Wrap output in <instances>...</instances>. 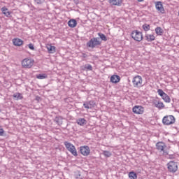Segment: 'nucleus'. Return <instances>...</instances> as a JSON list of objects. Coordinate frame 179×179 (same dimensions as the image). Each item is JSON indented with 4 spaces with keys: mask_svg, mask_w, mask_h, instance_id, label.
Masks as SVG:
<instances>
[{
    "mask_svg": "<svg viewBox=\"0 0 179 179\" xmlns=\"http://www.w3.org/2000/svg\"><path fill=\"white\" fill-rule=\"evenodd\" d=\"M96 105V102L94 101H85L83 103V106L85 108L89 109V108H93L94 106Z\"/></svg>",
    "mask_w": 179,
    "mask_h": 179,
    "instance_id": "nucleus-12",
    "label": "nucleus"
},
{
    "mask_svg": "<svg viewBox=\"0 0 179 179\" xmlns=\"http://www.w3.org/2000/svg\"><path fill=\"white\" fill-rule=\"evenodd\" d=\"M121 80V78L118 75H113L110 77V82L112 83H118Z\"/></svg>",
    "mask_w": 179,
    "mask_h": 179,
    "instance_id": "nucleus-13",
    "label": "nucleus"
},
{
    "mask_svg": "<svg viewBox=\"0 0 179 179\" xmlns=\"http://www.w3.org/2000/svg\"><path fill=\"white\" fill-rule=\"evenodd\" d=\"M154 106L157 108H159V110H162V108H164V103L161 101H155L154 102Z\"/></svg>",
    "mask_w": 179,
    "mask_h": 179,
    "instance_id": "nucleus-17",
    "label": "nucleus"
},
{
    "mask_svg": "<svg viewBox=\"0 0 179 179\" xmlns=\"http://www.w3.org/2000/svg\"><path fill=\"white\" fill-rule=\"evenodd\" d=\"M47 49L50 54H54V52H55V46H52L51 45H48Z\"/></svg>",
    "mask_w": 179,
    "mask_h": 179,
    "instance_id": "nucleus-22",
    "label": "nucleus"
},
{
    "mask_svg": "<svg viewBox=\"0 0 179 179\" xmlns=\"http://www.w3.org/2000/svg\"><path fill=\"white\" fill-rule=\"evenodd\" d=\"M133 85L134 87H142V77L136 76L133 78Z\"/></svg>",
    "mask_w": 179,
    "mask_h": 179,
    "instance_id": "nucleus-8",
    "label": "nucleus"
},
{
    "mask_svg": "<svg viewBox=\"0 0 179 179\" xmlns=\"http://www.w3.org/2000/svg\"><path fill=\"white\" fill-rule=\"evenodd\" d=\"M156 148L159 150V152H163V155L164 156H167L169 155V152L166 150V148H167V145H166V143L164 142H157L156 143Z\"/></svg>",
    "mask_w": 179,
    "mask_h": 179,
    "instance_id": "nucleus-4",
    "label": "nucleus"
},
{
    "mask_svg": "<svg viewBox=\"0 0 179 179\" xmlns=\"http://www.w3.org/2000/svg\"><path fill=\"white\" fill-rule=\"evenodd\" d=\"M143 29L145 31H149V30H150V25L148 24H144L143 25Z\"/></svg>",
    "mask_w": 179,
    "mask_h": 179,
    "instance_id": "nucleus-27",
    "label": "nucleus"
},
{
    "mask_svg": "<svg viewBox=\"0 0 179 179\" xmlns=\"http://www.w3.org/2000/svg\"><path fill=\"white\" fill-rule=\"evenodd\" d=\"M64 146L73 155V156H78V152L76 151V148H75V145H73L72 143L65 141L64 142Z\"/></svg>",
    "mask_w": 179,
    "mask_h": 179,
    "instance_id": "nucleus-2",
    "label": "nucleus"
},
{
    "mask_svg": "<svg viewBox=\"0 0 179 179\" xmlns=\"http://www.w3.org/2000/svg\"><path fill=\"white\" fill-rule=\"evenodd\" d=\"M157 93L159 96H161V97H162L166 94V92H164L163 90H160V89L157 90Z\"/></svg>",
    "mask_w": 179,
    "mask_h": 179,
    "instance_id": "nucleus-30",
    "label": "nucleus"
},
{
    "mask_svg": "<svg viewBox=\"0 0 179 179\" xmlns=\"http://www.w3.org/2000/svg\"><path fill=\"white\" fill-rule=\"evenodd\" d=\"M13 97H14L15 99H17V100H20V99H22V98L20 97V93H15V94H13Z\"/></svg>",
    "mask_w": 179,
    "mask_h": 179,
    "instance_id": "nucleus-31",
    "label": "nucleus"
},
{
    "mask_svg": "<svg viewBox=\"0 0 179 179\" xmlns=\"http://www.w3.org/2000/svg\"><path fill=\"white\" fill-rule=\"evenodd\" d=\"M133 113L134 114H143L144 108L141 106H136L133 108Z\"/></svg>",
    "mask_w": 179,
    "mask_h": 179,
    "instance_id": "nucleus-11",
    "label": "nucleus"
},
{
    "mask_svg": "<svg viewBox=\"0 0 179 179\" xmlns=\"http://www.w3.org/2000/svg\"><path fill=\"white\" fill-rule=\"evenodd\" d=\"M155 8L158 12H160V13H164V7H163V3L162 1L155 2Z\"/></svg>",
    "mask_w": 179,
    "mask_h": 179,
    "instance_id": "nucleus-10",
    "label": "nucleus"
},
{
    "mask_svg": "<svg viewBox=\"0 0 179 179\" xmlns=\"http://www.w3.org/2000/svg\"><path fill=\"white\" fill-rule=\"evenodd\" d=\"M129 178L130 179H136L138 178V175L134 171H131L129 173Z\"/></svg>",
    "mask_w": 179,
    "mask_h": 179,
    "instance_id": "nucleus-23",
    "label": "nucleus"
},
{
    "mask_svg": "<svg viewBox=\"0 0 179 179\" xmlns=\"http://www.w3.org/2000/svg\"><path fill=\"white\" fill-rule=\"evenodd\" d=\"M84 69L87 71H93V66L91 64H85Z\"/></svg>",
    "mask_w": 179,
    "mask_h": 179,
    "instance_id": "nucleus-28",
    "label": "nucleus"
},
{
    "mask_svg": "<svg viewBox=\"0 0 179 179\" xmlns=\"http://www.w3.org/2000/svg\"><path fill=\"white\" fill-rule=\"evenodd\" d=\"M155 33L156 34H157V36H163V34L164 33V31H163V29H162V27H157L155 29Z\"/></svg>",
    "mask_w": 179,
    "mask_h": 179,
    "instance_id": "nucleus-21",
    "label": "nucleus"
},
{
    "mask_svg": "<svg viewBox=\"0 0 179 179\" xmlns=\"http://www.w3.org/2000/svg\"><path fill=\"white\" fill-rule=\"evenodd\" d=\"M37 79H47V74H38L36 75Z\"/></svg>",
    "mask_w": 179,
    "mask_h": 179,
    "instance_id": "nucleus-29",
    "label": "nucleus"
},
{
    "mask_svg": "<svg viewBox=\"0 0 179 179\" xmlns=\"http://www.w3.org/2000/svg\"><path fill=\"white\" fill-rule=\"evenodd\" d=\"M4 132L3 129H0V136H3Z\"/></svg>",
    "mask_w": 179,
    "mask_h": 179,
    "instance_id": "nucleus-35",
    "label": "nucleus"
},
{
    "mask_svg": "<svg viewBox=\"0 0 179 179\" xmlns=\"http://www.w3.org/2000/svg\"><path fill=\"white\" fill-rule=\"evenodd\" d=\"M0 113H1V109H0Z\"/></svg>",
    "mask_w": 179,
    "mask_h": 179,
    "instance_id": "nucleus-39",
    "label": "nucleus"
},
{
    "mask_svg": "<svg viewBox=\"0 0 179 179\" xmlns=\"http://www.w3.org/2000/svg\"><path fill=\"white\" fill-rule=\"evenodd\" d=\"M22 65L23 68L30 69L33 65H34V60L29 58L24 59L22 61Z\"/></svg>",
    "mask_w": 179,
    "mask_h": 179,
    "instance_id": "nucleus-7",
    "label": "nucleus"
},
{
    "mask_svg": "<svg viewBox=\"0 0 179 179\" xmlns=\"http://www.w3.org/2000/svg\"><path fill=\"white\" fill-rule=\"evenodd\" d=\"M55 122L57 125H62V117H56L55 118Z\"/></svg>",
    "mask_w": 179,
    "mask_h": 179,
    "instance_id": "nucleus-25",
    "label": "nucleus"
},
{
    "mask_svg": "<svg viewBox=\"0 0 179 179\" xmlns=\"http://www.w3.org/2000/svg\"><path fill=\"white\" fill-rule=\"evenodd\" d=\"M145 40L149 42L155 41V40H156V37H155L153 34H146Z\"/></svg>",
    "mask_w": 179,
    "mask_h": 179,
    "instance_id": "nucleus-19",
    "label": "nucleus"
},
{
    "mask_svg": "<svg viewBox=\"0 0 179 179\" xmlns=\"http://www.w3.org/2000/svg\"><path fill=\"white\" fill-rule=\"evenodd\" d=\"M109 3H110V5L120 6L121 3H122V0H109Z\"/></svg>",
    "mask_w": 179,
    "mask_h": 179,
    "instance_id": "nucleus-16",
    "label": "nucleus"
},
{
    "mask_svg": "<svg viewBox=\"0 0 179 179\" xmlns=\"http://www.w3.org/2000/svg\"><path fill=\"white\" fill-rule=\"evenodd\" d=\"M1 11L3 13V15L6 16V17H10L11 13L8 10V8H6V6L3 7L1 8Z\"/></svg>",
    "mask_w": 179,
    "mask_h": 179,
    "instance_id": "nucleus-18",
    "label": "nucleus"
},
{
    "mask_svg": "<svg viewBox=\"0 0 179 179\" xmlns=\"http://www.w3.org/2000/svg\"><path fill=\"white\" fill-rule=\"evenodd\" d=\"M176 122V117L173 115H166L162 119L164 125H171Z\"/></svg>",
    "mask_w": 179,
    "mask_h": 179,
    "instance_id": "nucleus-3",
    "label": "nucleus"
},
{
    "mask_svg": "<svg viewBox=\"0 0 179 179\" xmlns=\"http://www.w3.org/2000/svg\"><path fill=\"white\" fill-rule=\"evenodd\" d=\"M162 99H164V101H165V103H170V101H171V99H170V96H169V95H167V94H165Z\"/></svg>",
    "mask_w": 179,
    "mask_h": 179,
    "instance_id": "nucleus-24",
    "label": "nucleus"
},
{
    "mask_svg": "<svg viewBox=\"0 0 179 179\" xmlns=\"http://www.w3.org/2000/svg\"><path fill=\"white\" fill-rule=\"evenodd\" d=\"M77 124L80 125V127H83V125H86V124H87V121L85 118H79L77 120Z\"/></svg>",
    "mask_w": 179,
    "mask_h": 179,
    "instance_id": "nucleus-20",
    "label": "nucleus"
},
{
    "mask_svg": "<svg viewBox=\"0 0 179 179\" xmlns=\"http://www.w3.org/2000/svg\"><path fill=\"white\" fill-rule=\"evenodd\" d=\"M28 47L30 50H34V45L32 43H29Z\"/></svg>",
    "mask_w": 179,
    "mask_h": 179,
    "instance_id": "nucleus-34",
    "label": "nucleus"
},
{
    "mask_svg": "<svg viewBox=\"0 0 179 179\" xmlns=\"http://www.w3.org/2000/svg\"><path fill=\"white\" fill-rule=\"evenodd\" d=\"M77 24H78V22L75 19H71L68 22V26L71 29L76 27Z\"/></svg>",
    "mask_w": 179,
    "mask_h": 179,
    "instance_id": "nucleus-14",
    "label": "nucleus"
},
{
    "mask_svg": "<svg viewBox=\"0 0 179 179\" xmlns=\"http://www.w3.org/2000/svg\"><path fill=\"white\" fill-rule=\"evenodd\" d=\"M75 3H76V5H78V3H79V0H74Z\"/></svg>",
    "mask_w": 179,
    "mask_h": 179,
    "instance_id": "nucleus-37",
    "label": "nucleus"
},
{
    "mask_svg": "<svg viewBox=\"0 0 179 179\" xmlns=\"http://www.w3.org/2000/svg\"><path fill=\"white\" fill-rule=\"evenodd\" d=\"M98 35L99 36L101 41H107V37L106 36V35H104L103 34H101V33H99Z\"/></svg>",
    "mask_w": 179,
    "mask_h": 179,
    "instance_id": "nucleus-26",
    "label": "nucleus"
},
{
    "mask_svg": "<svg viewBox=\"0 0 179 179\" xmlns=\"http://www.w3.org/2000/svg\"><path fill=\"white\" fill-rule=\"evenodd\" d=\"M169 159H174V155H169Z\"/></svg>",
    "mask_w": 179,
    "mask_h": 179,
    "instance_id": "nucleus-36",
    "label": "nucleus"
},
{
    "mask_svg": "<svg viewBox=\"0 0 179 179\" xmlns=\"http://www.w3.org/2000/svg\"><path fill=\"white\" fill-rule=\"evenodd\" d=\"M99 45H101V40L99 37H94L87 43V47L89 48H98Z\"/></svg>",
    "mask_w": 179,
    "mask_h": 179,
    "instance_id": "nucleus-1",
    "label": "nucleus"
},
{
    "mask_svg": "<svg viewBox=\"0 0 179 179\" xmlns=\"http://www.w3.org/2000/svg\"><path fill=\"white\" fill-rule=\"evenodd\" d=\"M45 0H34V2L37 3V5H41V3H44Z\"/></svg>",
    "mask_w": 179,
    "mask_h": 179,
    "instance_id": "nucleus-33",
    "label": "nucleus"
},
{
    "mask_svg": "<svg viewBox=\"0 0 179 179\" xmlns=\"http://www.w3.org/2000/svg\"><path fill=\"white\" fill-rule=\"evenodd\" d=\"M80 152L83 156H89L90 155V148L87 145L80 147Z\"/></svg>",
    "mask_w": 179,
    "mask_h": 179,
    "instance_id": "nucleus-9",
    "label": "nucleus"
},
{
    "mask_svg": "<svg viewBox=\"0 0 179 179\" xmlns=\"http://www.w3.org/2000/svg\"><path fill=\"white\" fill-rule=\"evenodd\" d=\"M13 43L14 45H15L16 47H20V45L23 44V41L20 38H17L13 39Z\"/></svg>",
    "mask_w": 179,
    "mask_h": 179,
    "instance_id": "nucleus-15",
    "label": "nucleus"
},
{
    "mask_svg": "<svg viewBox=\"0 0 179 179\" xmlns=\"http://www.w3.org/2000/svg\"><path fill=\"white\" fill-rule=\"evenodd\" d=\"M138 2H143L144 0H138Z\"/></svg>",
    "mask_w": 179,
    "mask_h": 179,
    "instance_id": "nucleus-38",
    "label": "nucleus"
},
{
    "mask_svg": "<svg viewBox=\"0 0 179 179\" xmlns=\"http://www.w3.org/2000/svg\"><path fill=\"white\" fill-rule=\"evenodd\" d=\"M103 155H104L106 157H110L111 156V152L109 151H103Z\"/></svg>",
    "mask_w": 179,
    "mask_h": 179,
    "instance_id": "nucleus-32",
    "label": "nucleus"
},
{
    "mask_svg": "<svg viewBox=\"0 0 179 179\" xmlns=\"http://www.w3.org/2000/svg\"><path fill=\"white\" fill-rule=\"evenodd\" d=\"M167 169L169 173H176L177 170H178V165H177V162L171 161L167 164Z\"/></svg>",
    "mask_w": 179,
    "mask_h": 179,
    "instance_id": "nucleus-5",
    "label": "nucleus"
},
{
    "mask_svg": "<svg viewBox=\"0 0 179 179\" xmlns=\"http://www.w3.org/2000/svg\"><path fill=\"white\" fill-rule=\"evenodd\" d=\"M131 37L135 40V41H142L143 40V35L142 34V32L135 30L131 32Z\"/></svg>",
    "mask_w": 179,
    "mask_h": 179,
    "instance_id": "nucleus-6",
    "label": "nucleus"
}]
</instances>
